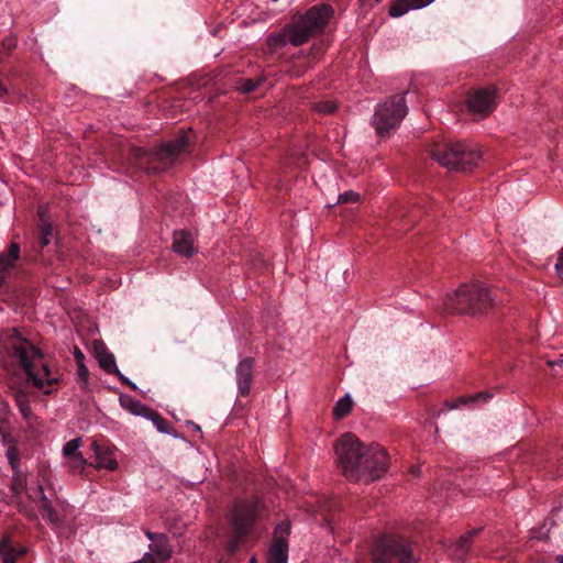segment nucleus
Here are the masks:
<instances>
[{
	"instance_id": "obj_35",
	"label": "nucleus",
	"mask_w": 563,
	"mask_h": 563,
	"mask_svg": "<svg viewBox=\"0 0 563 563\" xmlns=\"http://www.w3.org/2000/svg\"><path fill=\"white\" fill-rule=\"evenodd\" d=\"M120 380L129 386H131L132 388L136 389V385L134 383H132L128 377H125L123 374H121V372L119 371V374H115Z\"/></svg>"
},
{
	"instance_id": "obj_12",
	"label": "nucleus",
	"mask_w": 563,
	"mask_h": 563,
	"mask_svg": "<svg viewBox=\"0 0 563 563\" xmlns=\"http://www.w3.org/2000/svg\"><path fill=\"white\" fill-rule=\"evenodd\" d=\"M27 495L30 499L38 505V508L42 511V517L46 522H48L54 529L62 526V519L53 508L51 500L44 494L41 485H38L33 493L29 490Z\"/></svg>"
},
{
	"instance_id": "obj_34",
	"label": "nucleus",
	"mask_w": 563,
	"mask_h": 563,
	"mask_svg": "<svg viewBox=\"0 0 563 563\" xmlns=\"http://www.w3.org/2000/svg\"><path fill=\"white\" fill-rule=\"evenodd\" d=\"M18 404H19L20 411L23 415V417L27 418L30 415V407L24 401H22L20 399L18 400Z\"/></svg>"
},
{
	"instance_id": "obj_3",
	"label": "nucleus",
	"mask_w": 563,
	"mask_h": 563,
	"mask_svg": "<svg viewBox=\"0 0 563 563\" xmlns=\"http://www.w3.org/2000/svg\"><path fill=\"white\" fill-rule=\"evenodd\" d=\"M333 12L332 7L324 3L310 8L306 13L285 25L279 33L272 34L268 37V45L272 48H277L286 45L299 46L306 43L311 36L323 32Z\"/></svg>"
},
{
	"instance_id": "obj_26",
	"label": "nucleus",
	"mask_w": 563,
	"mask_h": 563,
	"mask_svg": "<svg viewBox=\"0 0 563 563\" xmlns=\"http://www.w3.org/2000/svg\"><path fill=\"white\" fill-rule=\"evenodd\" d=\"M358 199H360V196L357 192H355L353 190H349V191L341 194L338 198V201L339 202H356V201H358Z\"/></svg>"
},
{
	"instance_id": "obj_31",
	"label": "nucleus",
	"mask_w": 563,
	"mask_h": 563,
	"mask_svg": "<svg viewBox=\"0 0 563 563\" xmlns=\"http://www.w3.org/2000/svg\"><path fill=\"white\" fill-rule=\"evenodd\" d=\"M88 374V368L82 363L78 364V377L84 384L87 383Z\"/></svg>"
},
{
	"instance_id": "obj_9",
	"label": "nucleus",
	"mask_w": 563,
	"mask_h": 563,
	"mask_svg": "<svg viewBox=\"0 0 563 563\" xmlns=\"http://www.w3.org/2000/svg\"><path fill=\"white\" fill-rule=\"evenodd\" d=\"M290 533V523L282 521L274 531V540L269 548L267 563H287L288 542L287 537Z\"/></svg>"
},
{
	"instance_id": "obj_15",
	"label": "nucleus",
	"mask_w": 563,
	"mask_h": 563,
	"mask_svg": "<svg viewBox=\"0 0 563 563\" xmlns=\"http://www.w3.org/2000/svg\"><path fill=\"white\" fill-rule=\"evenodd\" d=\"M91 448L95 452L97 467L106 468L109 471L117 470L118 462H117L115 457L113 456L112 448L101 446L97 442H93Z\"/></svg>"
},
{
	"instance_id": "obj_5",
	"label": "nucleus",
	"mask_w": 563,
	"mask_h": 563,
	"mask_svg": "<svg viewBox=\"0 0 563 563\" xmlns=\"http://www.w3.org/2000/svg\"><path fill=\"white\" fill-rule=\"evenodd\" d=\"M428 152L433 161L449 170H471L482 159L481 151L475 145L464 142H437Z\"/></svg>"
},
{
	"instance_id": "obj_28",
	"label": "nucleus",
	"mask_w": 563,
	"mask_h": 563,
	"mask_svg": "<svg viewBox=\"0 0 563 563\" xmlns=\"http://www.w3.org/2000/svg\"><path fill=\"white\" fill-rule=\"evenodd\" d=\"M336 106L331 101L319 102L316 104V109L319 112L331 113L335 110Z\"/></svg>"
},
{
	"instance_id": "obj_11",
	"label": "nucleus",
	"mask_w": 563,
	"mask_h": 563,
	"mask_svg": "<svg viewBox=\"0 0 563 563\" xmlns=\"http://www.w3.org/2000/svg\"><path fill=\"white\" fill-rule=\"evenodd\" d=\"M188 145V137L180 135L177 139L161 145L151 158L161 162L164 167H168L176 162V158L186 150Z\"/></svg>"
},
{
	"instance_id": "obj_2",
	"label": "nucleus",
	"mask_w": 563,
	"mask_h": 563,
	"mask_svg": "<svg viewBox=\"0 0 563 563\" xmlns=\"http://www.w3.org/2000/svg\"><path fill=\"white\" fill-rule=\"evenodd\" d=\"M4 333H0V351H12L15 357L27 375L29 382L44 393L52 391V385L57 383V378L51 373L46 364L42 362V354L29 341L22 339L16 330H11L8 334L9 341L5 342Z\"/></svg>"
},
{
	"instance_id": "obj_13",
	"label": "nucleus",
	"mask_w": 563,
	"mask_h": 563,
	"mask_svg": "<svg viewBox=\"0 0 563 563\" xmlns=\"http://www.w3.org/2000/svg\"><path fill=\"white\" fill-rule=\"evenodd\" d=\"M236 384L241 396L249 395L253 380V360L245 357L240 361L235 369Z\"/></svg>"
},
{
	"instance_id": "obj_4",
	"label": "nucleus",
	"mask_w": 563,
	"mask_h": 563,
	"mask_svg": "<svg viewBox=\"0 0 563 563\" xmlns=\"http://www.w3.org/2000/svg\"><path fill=\"white\" fill-rule=\"evenodd\" d=\"M495 305V296L479 282L463 284L444 299V309L450 313L483 314Z\"/></svg>"
},
{
	"instance_id": "obj_8",
	"label": "nucleus",
	"mask_w": 563,
	"mask_h": 563,
	"mask_svg": "<svg viewBox=\"0 0 563 563\" xmlns=\"http://www.w3.org/2000/svg\"><path fill=\"white\" fill-rule=\"evenodd\" d=\"M260 511L261 505L257 499L235 503L231 520L240 534L246 533L250 530Z\"/></svg>"
},
{
	"instance_id": "obj_37",
	"label": "nucleus",
	"mask_w": 563,
	"mask_h": 563,
	"mask_svg": "<svg viewBox=\"0 0 563 563\" xmlns=\"http://www.w3.org/2000/svg\"><path fill=\"white\" fill-rule=\"evenodd\" d=\"M147 155V152L143 148H136L135 150V156L137 158H144Z\"/></svg>"
},
{
	"instance_id": "obj_32",
	"label": "nucleus",
	"mask_w": 563,
	"mask_h": 563,
	"mask_svg": "<svg viewBox=\"0 0 563 563\" xmlns=\"http://www.w3.org/2000/svg\"><path fill=\"white\" fill-rule=\"evenodd\" d=\"M549 365L553 368L555 374L563 375V360H558L553 362H549Z\"/></svg>"
},
{
	"instance_id": "obj_22",
	"label": "nucleus",
	"mask_w": 563,
	"mask_h": 563,
	"mask_svg": "<svg viewBox=\"0 0 563 563\" xmlns=\"http://www.w3.org/2000/svg\"><path fill=\"white\" fill-rule=\"evenodd\" d=\"M145 418L148 419V420H152L154 426L156 427V429L159 432L168 433V430H167L168 423H167V421L161 415H158L157 412H155L152 409H150L148 415H146Z\"/></svg>"
},
{
	"instance_id": "obj_41",
	"label": "nucleus",
	"mask_w": 563,
	"mask_h": 563,
	"mask_svg": "<svg viewBox=\"0 0 563 563\" xmlns=\"http://www.w3.org/2000/svg\"><path fill=\"white\" fill-rule=\"evenodd\" d=\"M249 563H256V558L255 556H252L249 561Z\"/></svg>"
},
{
	"instance_id": "obj_23",
	"label": "nucleus",
	"mask_w": 563,
	"mask_h": 563,
	"mask_svg": "<svg viewBox=\"0 0 563 563\" xmlns=\"http://www.w3.org/2000/svg\"><path fill=\"white\" fill-rule=\"evenodd\" d=\"M263 78L258 77L255 79H242L239 84V90L243 93H249L251 91L256 90L262 85Z\"/></svg>"
},
{
	"instance_id": "obj_38",
	"label": "nucleus",
	"mask_w": 563,
	"mask_h": 563,
	"mask_svg": "<svg viewBox=\"0 0 563 563\" xmlns=\"http://www.w3.org/2000/svg\"><path fill=\"white\" fill-rule=\"evenodd\" d=\"M236 547H238V542H236V541H232V542H230V544H229V551H230V552L235 551Z\"/></svg>"
},
{
	"instance_id": "obj_20",
	"label": "nucleus",
	"mask_w": 563,
	"mask_h": 563,
	"mask_svg": "<svg viewBox=\"0 0 563 563\" xmlns=\"http://www.w3.org/2000/svg\"><path fill=\"white\" fill-rule=\"evenodd\" d=\"M40 244L42 247H44L51 243V238L53 235V227L45 218L43 210H40Z\"/></svg>"
},
{
	"instance_id": "obj_40",
	"label": "nucleus",
	"mask_w": 563,
	"mask_h": 563,
	"mask_svg": "<svg viewBox=\"0 0 563 563\" xmlns=\"http://www.w3.org/2000/svg\"><path fill=\"white\" fill-rule=\"evenodd\" d=\"M5 90L4 88L2 87V85L0 84V97H2L4 95Z\"/></svg>"
},
{
	"instance_id": "obj_25",
	"label": "nucleus",
	"mask_w": 563,
	"mask_h": 563,
	"mask_svg": "<svg viewBox=\"0 0 563 563\" xmlns=\"http://www.w3.org/2000/svg\"><path fill=\"white\" fill-rule=\"evenodd\" d=\"M80 445H81L80 438H75V439L68 441L63 448L64 455L69 456V457L75 456L76 454L79 453Z\"/></svg>"
},
{
	"instance_id": "obj_1",
	"label": "nucleus",
	"mask_w": 563,
	"mask_h": 563,
	"mask_svg": "<svg viewBox=\"0 0 563 563\" xmlns=\"http://www.w3.org/2000/svg\"><path fill=\"white\" fill-rule=\"evenodd\" d=\"M335 455L343 475L352 482H373L387 470V454L379 445H363L352 433L343 434L336 442Z\"/></svg>"
},
{
	"instance_id": "obj_33",
	"label": "nucleus",
	"mask_w": 563,
	"mask_h": 563,
	"mask_svg": "<svg viewBox=\"0 0 563 563\" xmlns=\"http://www.w3.org/2000/svg\"><path fill=\"white\" fill-rule=\"evenodd\" d=\"M555 272L559 277L563 278V250L561 251L559 260L555 264Z\"/></svg>"
},
{
	"instance_id": "obj_39",
	"label": "nucleus",
	"mask_w": 563,
	"mask_h": 563,
	"mask_svg": "<svg viewBox=\"0 0 563 563\" xmlns=\"http://www.w3.org/2000/svg\"><path fill=\"white\" fill-rule=\"evenodd\" d=\"M556 562L558 563H563V554L556 555Z\"/></svg>"
},
{
	"instance_id": "obj_14",
	"label": "nucleus",
	"mask_w": 563,
	"mask_h": 563,
	"mask_svg": "<svg viewBox=\"0 0 563 563\" xmlns=\"http://www.w3.org/2000/svg\"><path fill=\"white\" fill-rule=\"evenodd\" d=\"M173 250L184 256H191L197 252L194 245V235L190 232L180 230L174 233Z\"/></svg>"
},
{
	"instance_id": "obj_10",
	"label": "nucleus",
	"mask_w": 563,
	"mask_h": 563,
	"mask_svg": "<svg viewBox=\"0 0 563 563\" xmlns=\"http://www.w3.org/2000/svg\"><path fill=\"white\" fill-rule=\"evenodd\" d=\"M495 90L488 88L476 89L468 95L467 108L476 115H487L496 107Z\"/></svg>"
},
{
	"instance_id": "obj_7",
	"label": "nucleus",
	"mask_w": 563,
	"mask_h": 563,
	"mask_svg": "<svg viewBox=\"0 0 563 563\" xmlns=\"http://www.w3.org/2000/svg\"><path fill=\"white\" fill-rule=\"evenodd\" d=\"M373 563H415L410 548L395 536L378 538L372 550Z\"/></svg>"
},
{
	"instance_id": "obj_29",
	"label": "nucleus",
	"mask_w": 563,
	"mask_h": 563,
	"mask_svg": "<svg viewBox=\"0 0 563 563\" xmlns=\"http://www.w3.org/2000/svg\"><path fill=\"white\" fill-rule=\"evenodd\" d=\"M5 454H7V457L9 460V463L11 464V466L15 467V465L19 462V452H18V450L14 446H10V448H8Z\"/></svg>"
},
{
	"instance_id": "obj_6",
	"label": "nucleus",
	"mask_w": 563,
	"mask_h": 563,
	"mask_svg": "<svg viewBox=\"0 0 563 563\" xmlns=\"http://www.w3.org/2000/svg\"><path fill=\"white\" fill-rule=\"evenodd\" d=\"M405 96H394L376 106L372 125L379 137L395 131L407 114Z\"/></svg>"
},
{
	"instance_id": "obj_19",
	"label": "nucleus",
	"mask_w": 563,
	"mask_h": 563,
	"mask_svg": "<svg viewBox=\"0 0 563 563\" xmlns=\"http://www.w3.org/2000/svg\"><path fill=\"white\" fill-rule=\"evenodd\" d=\"M20 256V246L12 243L7 254H0V275L13 268Z\"/></svg>"
},
{
	"instance_id": "obj_18",
	"label": "nucleus",
	"mask_w": 563,
	"mask_h": 563,
	"mask_svg": "<svg viewBox=\"0 0 563 563\" xmlns=\"http://www.w3.org/2000/svg\"><path fill=\"white\" fill-rule=\"evenodd\" d=\"M25 553L24 548H14L8 538L0 542V555L3 563H14L16 558Z\"/></svg>"
},
{
	"instance_id": "obj_27",
	"label": "nucleus",
	"mask_w": 563,
	"mask_h": 563,
	"mask_svg": "<svg viewBox=\"0 0 563 563\" xmlns=\"http://www.w3.org/2000/svg\"><path fill=\"white\" fill-rule=\"evenodd\" d=\"M85 465H86V459L82 456V454L80 452L71 457V462H70L71 468L82 471L85 468Z\"/></svg>"
},
{
	"instance_id": "obj_17",
	"label": "nucleus",
	"mask_w": 563,
	"mask_h": 563,
	"mask_svg": "<svg viewBox=\"0 0 563 563\" xmlns=\"http://www.w3.org/2000/svg\"><path fill=\"white\" fill-rule=\"evenodd\" d=\"M96 354L98 358V363L101 368H103L107 373L119 374V368L117 367L114 355L109 352L106 347L98 349L96 346Z\"/></svg>"
},
{
	"instance_id": "obj_24",
	"label": "nucleus",
	"mask_w": 563,
	"mask_h": 563,
	"mask_svg": "<svg viewBox=\"0 0 563 563\" xmlns=\"http://www.w3.org/2000/svg\"><path fill=\"white\" fill-rule=\"evenodd\" d=\"M475 531H471L465 536H462L456 543V555L462 558L468 550V545L472 541Z\"/></svg>"
},
{
	"instance_id": "obj_16",
	"label": "nucleus",
	"mask_w": 563,
	"mask_h": 563,
	"mask_svg": "<svg viewBox=\"0 0 563 563\" xmlns=\"http://www.w3.org/2000/svg\"><path fill=\"white\" fill-rule=\"evenodd\" d=\"M119 400L121 407L134 416L145 418L148 415L150 408L129 395H121Z\"/></svg>"
},
{
	"instance_id": "obj_36",
	"label": "nucleus",
	"mask_w": 563,
	"mask_h": 563,
	"mask_svg": "<svg viewBox=\"0 0 563 563\" xmlns=\"http://www.w3.org/2000/svg\"><path fill=\"white\" fill-rule=\"evenodd\" d=\"M74 355L78 364H81L85 356L78 347L75 349Z\"/></svg>"
},
{
	"instance_id": "obj_21",
	"label": "nucleus",
	"mask_w": 563,
	"mask_h": 563,
	"mask_svg": "<svg viewBox=\"0 0 563 563\" xmlns=\"http://www.w3.org/2000/svg\"><path fill=\"white\" fill-rule=\"evenodd\" d=\"M352 406L353 400L350 397V395H345L342 398H340L333 408V413L335 418L341 419L345 417L351 411Z\"/></svg>"
},
{
	"instance_id": "obj_30",
	"label": "nucleus",
	"mask_w": 563,
	"mask_h": 563,
	"mask_svg": "<svg viewBox=\"0 0 563 563\" xmlns=\"http://www.w3.org/2000/svg\"><path fill=\"white\" fill-rule=\"evenodd\" d=\"M490 398H492L490 394H488V393H479V394H476L474 396H471L470 398L463 399L462 402L463 404L474 402V401H477L479 399H483L484 401H487Z\"/></svg>"
}]
</instances>
